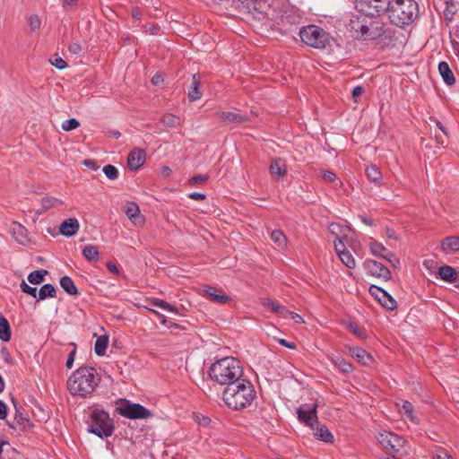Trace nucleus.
Listing matches in <instances>:
<instances>
[{
    "instance_id": "nucleus-1",
    "label": "nucleus",
    "mask_w": 459,
    "mask_h": 459,
    "mask_svg": "<svg viewBox=\"0 0 459 459\" xmlns=\"http://www.w3.org/2000/svg\"><path fill=\"white\" fill-rule=\"evenodd\" d=\"M255 397L256 392L253 384L245 377L226 386L222 392V399L225 404L236 411L251 405Z\"/></svg>"
},
{
    "instance_id": "nucleus-2",
    "label": "nucleus",
    "mask_w": 459,
    "mask_h": 459,
    "mask_svg": "<svg viewBox=\"0 0 459 459\" xmlns=\"http://www.w3.org/2000/svg\"><path fill=\"white\" fill-rule=\"evenodd\" d=\"M208 374L213 382L228 386L244 377V368L238 359L224 357L211 365Z\"/></svg>"
},
{
    "instance_id": "nucleus-3",
    "label": "nucleus",
    "mask_w": 459,
    "mask_h": 459,
    "mask_svg": "<svg viewBox=\"0 0 459 459\" xmlns=\"http://www.w3.org/2000/svg\"><path fill=\"white\" fill-rule=\"evenodd\" d=\"M100 382V377L92 367H81L68 378L67 388L72 395L86 397Z\"/></svg>"
},
{
    "instance_id": "nucleus-4",
    "label": "nucleus",
    "mask_w": 459,
    "mask_h": 459,
    "mask_svg": "<svg viewBox=\"0 0 459 459\" xmlns=\"http://www.w3.org/2000/svg\"><path fill=\"white\" fill-rule=\"evenodd\" d=\"M386 13L393 24L404 27L411 24L418 16V4L414 0H390Z\"/></svg>"
},
{
    "instance_id": "nucleus-5",
    "label": "nucleus",
    "mask_w": 459,
    "mask_h": 459,
    "mask_svg": "<svg viewBox=\"0 0 459 459\" xmlns=\"http://www.w3.org/2000/svg\"><path fill=\"white\" fill-rule=\"evenodd\" d=\"M299 37L307 46L316 48H331L335 44V39L323 28L309 24L299 30Z\"/></svg>"
},
{
    "instance_id": "nucleus-6",
    "label": "nucleus",
    "mask_w": 459,
    "mask_h": 459,
    "mask_svg": "<svg viewBox=\"0 0 459 459\" xmlns=\"http://www.w3.org/2000/svg\"><path fill=\"white\" fill-rule=\"evenodd\" d=\"M88 431L100 438L110 437L114 426L108 413L103 410H93L88 421Z\"/></svg>"
},
{
    "instance_id": "nucleus-7",
    "label": "nucleus",
    "mask_w": 459,
    "mask_h": 459,
    "mask_svg": "<svg viewBox=\"0 0 459 459\" xmlns=\"http://www.w3.org/2000/svg\"><path fill=\"white\" fill-rule=\"evenodd\" d=\"M116 411L125 418L130 420H144L152 416V412L140 403H133L127 400H122Z\"/></svg>"
},
{
    "instance_id": "nucleus-8",
    "label": "nucleus",
    "mask_w": 459,
    "mask_h": 459,
    "mask_svg": "<svg viewBox=\"0 0 459 459\" xmlns=\"http://www.w3.org/2000/svg\"><path fill=\"white\" fill-rule=\"evenodd\" d=\"M354 3L359 12L376 16L386 13L390 0H355Z\"/></svg>"
},
{
    "instance_id": "nucleus-9",
    "label": "nucleus",
    "mask_w": 459,
    "mask_h": 459,
    "mask_svg": "<svg viewBox=\"0 0 459 459\" xmlns=\"http://www.w3.org/2000/svg\"><path fill=\"white\" fill-rule=\"evenodd\" d=\"M377 439L385 450L391 452H398L405 443L403 437L385 430L378 432Z\"/></svg>"
},
{
    "instance_id": "nucleus-10",
    "label": "nucleus",
    "mask_w": 459,
    "mask_h": 459,
    "mask_svg": "<svg viewBox=\"0 0 459 459\" xmlns=\"http://www.w3.org/2000/svg\"><path fill=\"white\" fill-rule=\"evenodd\" d=\"M316 408L317 404L313 403L304 404L297 410L299 420L312 429L318 423Z\"/></svg>"
},
{
    "instance_id": "nucleus-11",
    "label": "nucleus",
    "mask_w": 459,
    "mask_h": 459,
    "mask_svg": "<svg viewBox=\"0 0 459 459\" xmlns=\"http://www.w3.org/2000/svg\"><path fill=\"white\" fill-rule=\"evenodd\" d=\"M369 293L387 310H394L397 307L395 299L382 288L372 285L369 288Z\"/></svg>"
},
{
    "instance_id": "nucleus-12",
    "label": "nucleus",
    "mask_w": 459,
    "mask_h": 459,
    "mask_svg": "<svg viewBox=\"0 0 459 459\" xmlns=\"http://www.w3.org/2000/svg\"><path fill=\"white\" fill-rule=\"evenodd\" d=\"M364 267L367 272L373 276L381 277L385 280L391 279L390 271L379 262L369 259L366 260L364 262Z\"/></svg>"
},
{
    "instance_id": "nucleus-13",
    "label": "nucleus",
    "mask_w": 459,
    "mask_h": 459,
    "mask_svg": "<svg viewBox=\"0 0 459 459\" xmlns=\"http://www.w3.org/2000/svg\"><path fill=\"white\" fill-rule=\"evenodd\" d=\"M146 159L145 151L141 148H134L128 154L127 166L132 170H137L143 166Z\"/></svg>"
},
{
    "instance_id": "nucleus-14",
    "label": "nucleus",
    "mask_w": 459,
    "mask_h": 459,
    "mask_svg": "<svg viewBox=\"0 0 459 459\" xmlns=\"http://www.w3.org/2000/svg\"><path fill=\"white\" fill-rule=\"evenodd\" d=\"M203 291L204 296H206L208 299L214 303L225 304L230 300V298L221 290H218L212 286H206Z\"/></svg>"
},
{
    "instance_id": "nucleus-15",
    "label": "nucleus",
    "mask_w": 459,
    "mask_h": 459,
    "mask_svg": "<svg viewBox=\"0 0 459 459\" xmlns=\"http://www.w3.org/2000/svg\"><path fill=\"white\" fill-rule=\"evenodd\" d=\"M10 230L15 241L19 244L26 245L29 242L28 230L21 223L13 221L11 224Z\"/></svg>"
},
{
    "instance_id": "nucleus-16",
    "label": "nucleus",
    "mask_w": 459,
    "mask_h": 459,
    "mask_svg": "<svg viewBox=\"0 0 459 459\" xmlns=\"http://www.w3.org/2000/svg\"><path fill=\"white\" fill-rule=\"evenodd\" d=\"M301 16L299 11L293 7L287 8L281 13L280 21L283 25H294L299 23Z\"/></svg>"
},
{
    "instance_id": "nucleus-17",
    "label": "nucleus",
    "mask_w": 459,
    "mask_h": 459,
    "mask_svg": "<svg viewBox=\"0 0 459 459\" xmlns=\"http://www.w3.org/2000/svg\"><path fill=\"white\" fill-rule=\"evenodd\" d=\"M80 224L77 219L70 218L60 224V233L65 237L74 236L79 230Z\"/></svg>"
},
{
    "instance_id": "nucleus-18",
    "label": "nucleus",
    "mask_w": 459,
    "mask_h": 459,
    "mask_svg": "<svg viewBox=\"0 0 459 459\" xmlns=\"http://www.w3.org/2000/svg\"><path fill=\"white\" fill-rule=\"evenodd\" d=\"M270 173L273 178H282L287 173L286 161L281 158L274 159L270 165Z\"/></svg>"
},
{
    "instance_id": "nucleus-19",
    "label": "nucleus",
    "mask_w": 459,
    "mask_h": 459,
    "mask_svg": "<svg viewBox=\"0 0 459 459\" xmlns=\"http://www.w3.org/2000/svg\"><path fill=\"white\" fill-rule=\"evenodd\" d=\"M441 250L446 254L459 252V236H449L443 239Z\"/></svg>"
},
{
    "instance_id": "nucleus-20",
    "label": "nucleus",
    "mask_w": 459,
    "mask_h": 459,
    "mask_svg": "<svg viewBox=\"0 0 459 459\" xmlns=\"http://www.w3.org/2000/svg\"><path fill=\"white\" fill-rule=\"evenodd\" d=\"M200 76L198 74H195L192 76V84L188 90V99L190 101H195L202 98L203 92L200 88Z\"/></svg>"
},
{
    "instance_id": "nucleus-21",
    "label": "nucleus",
    "mask_w": 459,
    "mask_h": 459,
    "mask_svg": "<svg viewBox=\"0 0 459 459\" xmlns=\"http://www.w3.org/2000/svg\"><path fill=\"white\" fill-rule=\"evenodd\" d=\"M217 115L218 117L225 124H238L247 120L245 116L235 112L221 111Z\"/></svg>"
},
{
    "instance_id": "nucleus-22",
    "label": "nucleus",
    "mask_w": 459,
    "mask_h": 459,
    "mask_svg": "<svg viewBox=\"0 0 459 459\" xmlns=\"http://www.w3.org/2000/svg\"><path fill=\"white\" fill-rule=\"evenodd\" d=\"M378 35L379 32L377 31V28H374L372 22H369L368 24V20L366 19L363 22V28L361 30H359L356 38H360L363 39H373Z\"/></svg>"
},
{
    "instance_id": "nucleus-23",
    "label": "nucleus",
    "mask_w": 459,
    "mask_h": 459,
    "mask_svg": "<svg viewBox=\"0 0 459 459\" xmlns=\"http://www.w3.org/2000/svg\"><path fill=\"white\" fill-rule=\"evenodd\" d=\"M125 213L135 225L143 223V220L140 216V209L135 203H128L125 207Z\"/></svg>"
},
{
    "instance_id": "nucleus-24",
    "label": "nucleus",
    "mask_w": 459,
    "mask_h": 459,
    "mask_svg": "<svg viewBox=\"0 0 459 459\" xmlns=\"http://www.w3.org/2000/svg\"><path fill=\"white\" fill-rule=\"evenodd\" d=\"M62 205V200L53 196H45L41 199V208L37 211V213L42 214L51 208H60Z\"/></svg>"
},
{
    "instance_id": "nucleus-25",
    "label": "nucleus",
    "mask_w": 459,
    "mask_h": 459,
    "mask_svg": "<svg viewBox=\"0 0 459 459\" xmlns=\"http://www.w3.org/2000/svg\"><path fill=\"white\" fill-rule=\"evenodd\" d=\"M438 71H439V74L442 76L444 82L447 85H454L455 84V78L454 76V74H453L449 65L446 62L442 61V62L439 63V65H438Z\"/></svg>"
},
{
    "instance_id": "nucleus-26",
    "label": "nucleus",
    "mask_w": 459,
    "mask_h": 459,
    "mask_svg": "<svg viewBox=\"0 0 459 459\" xmlns=\"http://www.w3.org/2000/svg\"><path fill=\"white\" fill-rule=\"evenodd\" d=\"M459 272L450 265H443L438 269V275L441 280L453 283Z\"/></svg>"
},
{
    "instance_id": "nucleus-27",
    "label": "nucleus",
    "mask_w": 459,
    "mask_h": 459,
    "mask_svg": "<svg viewBox=\"0 0 459 459\" xmlns=\"http://www.w3.org/2000/svg\"><path fill=\"white\" fill-rule=\"evenodd\" d=\"M314 435L315 437L325 443H333V436L330 432V430L325 426V425H318L314 427Z\"/></svg>"
},
{
    "instance_id": "nucleus-28",
    "label": "nucleus",
    "mask_w": 459,
    "mask_h": 459,
    "mask_svg": "<svg viewBox=\"0 0 459 459\" xmlns=\"http://www.w3.org/2000/svg\"><path fill=\"white\" fill-rule=\"evenodd\" d=\"M351 355L363 365H368L372 357L362 348L352 347L350 349Z\"/></svg>"
},
{
    "instance_id": "nucleus-29",
    "label": "nucleus",
    "mask_w": 459,
    "mask_h": 459,
    "mask_svg": "<svg viewBox=\"0 0 459 459\" xmlns=\"http://www.w3.org/2000/svg\"><path fill=\"white\" fill-rule=\"evenodd\" d=\"M401 403L402 404L399 408L400 413L405 416L411 422L418 423L419 420L417 416L414 414L413 405L405 400H402Z\"/></svg>"
},
{
    "instance_id": "nucleus-30",
    "label": "nucleus",
    "mask_w": 459,
    "mask_h": 459,
    "mask_svg": "<svg viewBox=\"0 0 459 459\" xmlns=\"http://www.w3.org/2000/svg\"><path fill=\"white\" fill-rule=\"evenodd\" d=\"M263 304L269 307L273 313H276L282 317H287L289 310L284 306L281 305L278 301L266 299L263 301Z\"/></svg>"
},
{
    "instance_id": "nucleus-31",
    "label": "nucleus",
    "mask_w": 459,
    "mask_h": 459,
    "mask_svg": "<svg viewBox=\"0 0 459 459\" xmlns=\"http://www.w3.org/2000/svg\"><path fill=\"white\" fill-rule=\"evenodd\" d=\"M82 255L90 262H96L100 258V252L96 246L88 244L82 248Z\"/></svg>"
},
{
    "instance_id": "nucleus-32",
    "label": "nucleus",
    "mask_w": 459,
    "mask_h": 459,
    "mask_svg": "<svg viewBox=\"0 0 459 459\" xmlns=\"http://www.w3.org/2000/svg\"><path fill=\"white\" fill-rule=\"evenodd\" d=\"M12 336L11 326L8 320L0 316V340L2 342H9Z\"/></svg>"
},
{
    "instance_id": "nucleus-33",
    "label": "nucleus",
    "mask_w": 459,
    "mask_h": 459,
    "mask_svg": "<svg viewBox=\"0 0 459 459\" xmlns=\"http://www.w3.org/2000/svg\"><path fill=\"white\" fill-rule=\"evenodd\" d=\"M60 286L69 295H77L78 289L76 288L74 281L69 276H63L59 281Z\"/></svg>"
},
{
    "instance_id": "nucleus-34",
    "label": "nucleus",
    "mask_w": 459,
    "mask_h": 459,
    "mask_svg": "<svg viewBox=\"0 0 459 459\" xmlns=\"http://www.w3.org/2000/svg\"><path fill=\"white\" fill-rule=\"evenodd\" d=\"M56 288L54 285L50 283L44 284L39 290L38 291L37 299L43 300L47 298H54L56 297Z\"/></svg>"
},
{
    "instance_id": "nucleus-35",
    "label": "nucleus",
    "mask_w": 459,
    "mask_h": 459,
    "mask_svg": "<svg viewBox=\"0 0 459 459\" xmlns=\"http://www.w3.org/2000/svg\"><path fill=\"white\" fill-rule=\"evenodd\" d=\"M26 24L30 33H35L39 30L41 26V19L37 14H31L27 17Z\"/></svg>"
},
{
    "instance_id": "nucleus-36",
    "label": "nucleus",
    "mask_w": 459,
    "mask_h": 459,
    "mask_svg": "<svg viewBox=\"0 0 459 459\" xmlns=\"http://www.w3.org/2000/svg\"><path fill=\"white\" fill-rule=\"evenodd\" d=\"M108 338L105 335L100 336L94 345V351L99 356H103L108 348Z\"/></svg>"
},
{
    "instance_id": "nucleus-37",
    "label": "nucleus",
    "mask_w": 459,
    "mask_h": 459,
    "mask_svg": "<svg viewBox=\"0 0 459 459\" xmlns=\"http://www.w3.org/2000/svg\"><path fill=\"white\" fill-rule=\"evenodd\" d=\"M333 365L338 368L342 372L349 374L352 371V366L341 357L331 358Z\"/></svg>"
},
{
    "instance_id": "nucleus-38",
    "label": "nucleus",
    "mask_w": 459,
    "mask_h": 459,
    "mask_svg": "<svg viewBox=\"0 0 459 459\" xmlns=\"http://www.w3.org/2000/svg\"><path fill=\"white\" fill-rule=\"evenodd\" d=\"M366 174H367L368 178L370 181H372L376 184L380 183V180L382 178V173L377 166H375V165L368 166L366 169Z\"/></svg>"
},
{
    "instance_id": "nucleus-39",
    "label": "nucleus",
    "mask_w": 459,
    "mask_h": 459,
    "mask_svg": "<svg viewBox=\"0 0 459 459\" xmlns=\"http://www.w3.org/2000/svg\"><path fill=\"white\" fill-rule=\"evenodd\" d=\"M369 249L373 255L384 258L385 255L389 251L381 243L377 241H371L369 243Z\"/></svg>"
},
{
    "instance_id": "nucleus-40",
    "label": "nucleus",
    "mask_w": 459,
    "mask_h": 459,
    "mask_svg": "<svg viewBox=\"0 0 459 459\" xmlns=\"http://www.w3.org/2000/svg\"><path fill=\"white\" fill-rule=\"evenodd\" d=\"M271 238L273 243L279 247L283 248L287 245V238L282 231L273 230L271 232Z\"/></svg>"
},
{
    "instance_id": "nucleus-41",
    "label": "nucleus",
    "mask_w": 459,
    "mask_h": 459,
    "mask_svg": "<svg viewBox=\"0 0 459 459\" xmlns=\"http://www.w3.org/2000/svg\"><path fill=\"white\" fill-rule=\"evenodd\" d=\"M366 20L364 16H353L350 21V29L354 33V36L358 34L359 30L363 28V22Z\"/></svg>"
},
{
    "instance_id": "nucleus-42",
    "label": "nucleus",
    "mask_w": 459,
    "mask_h": 459,
    "mask_svg": "<svg viewBox=\"0 0 459 459\" xmlns=\"http://www.w3.org/2000/svg\"><path fill=\"white\" fill-rule=\"evenodd\" d=\"M48 273L46 270H37L28 275V281L31 284H40L44 281L45 275Z\"/></svg>"
},
{
    "instance_id": "nucleus-43",
    "label": "nucleus",
    "mask_w": 459,
    "mask_h": 459,
    "mask_svg": "<svg viewBox=\"0 0 459 459\" xmlns=\"http://www.w3.org/2000/svg\"><path fill=\"white\" fill-rule=\"evenodd\" d=\"M340 260L342 263L350 269H353L356 266V262L350 251H345L339 254Z\"/></svg>"
},
{
    "instance_id": "nucleus-44",
    "label": "nucleus",
    "mask_w": 459,
    "mask_h": 459,
    "mask_svg": "<svg viewBox=\"0 0 459 459\" xmlns=\"http://www.w3.org/2000/svg\"><path fill=\"white\" fill-rule=\"evenodd\" d=\"M151 303L152 305H154L155 307L162 308V309H164L166 311H169V312H171V313H174V314H178V308L176 307L170 305L167 301H164V300H161V299H155L152 300Z\"/></svg>"
},
{
    "instance_id": "nucleus-45",
    "label": "nucleus",
    "mask_w": 459,
    "mask_h": 459,
    "mask_svg": "<svg viewBox=\"0 0 459 459\" xmlns=\"http://www.w3.org/2000/svg\"><path fill=\"white\" fill-rule=\"evenodd\" d=\"M329 230L332 234L335 235V238L337 237H341V238L346 237L345 231L347 230V229L339 223H331L329 225Z\"/></svg>"
},
{
    "instance_id": "nucleus-46",
    "label": "nucleus",
    "mask_w": 459,
    "mask_h": 459,
    "mask_svg": "<svg viewBox=\"0 0 459 459\" xmlns=\"http://www.w3.org/2000/svg\"><path fill=\"white\" fill-rule=\"evenodd\" d=\"M161 123L169 127H175L179 124V119L172 114H166L161 118Z\"/></svg>"
},
{
    "instance_id": "nucleus-47",
    "label": "nucleus",
    "mask_w": 459,
    "mask_h": 459,
    "mask_svg": "<svg viewBox=\"0 0 459 459\" xmlns=\"http://www.w3.org/2000/svg\"><path fill=\"white\" fill-rule=\"evenodd\" d=\"M103 173L106 175V177L108 179L115 180L118 178V170L113 165H106L103 168Z\"/></svg>"
},
{
    "instance_id": "nucleus-48",
    "label": "nucleus",
    "mask_w": 459,
    "mask_h": 459,
    "mask_svg": "<svg viewBox=\"0 0 459 459\" xmlns=\"http://www.w3.org/2000/svg\"><path fill=\"white\" fill-rule=\"evenodd\" d=\"M236 0H233L235 2ZM238 2V8L246 9L247 12L256 9L257 0H237Z\"/></svg>"
},
{
    "instance_id": "nucleus-49",
    "label": "nucleus",
    "mask_w": 459,
    "mask_h": 459,
    "mask_svg": "<svg viewBox=\"0 0 459 459\" xmlns=\"http://www.w3.org/2000/svg\"><path fill=\"white\" fill-rule=\"evenodd\" d=\"M79 126H80V123L76 118H70V119L65 120L62 123V129L64 131L69 132L74 129H76Z\"/></svg>"
},
{
    "instance_id": "nucleus-50",
    "label": "nucleus",
    "mask_w": 459,
    "mask_h": 459,
    "mask_svg": "<svg viewBox=\"0 0 459 459\" xmlns=\"http://www.w3.org/2000/svg\"><path fill=\"white\" fill-rule=\"evenodd\" d=\"M20 287L22 292L27 293L32 296L33 298L37 299L38 290L36 288L29 286L24 281H22Z\"/></svg>"
},
{
    "instance_id": "nucleus-51",
    "label": "nucleus",
    "mask_w": 459,
    "mask_h": 459,
    "mask_svg": "<svg viewBox=\"0 0 459 459\" xmlns=\"http://www.w3.org/2000/svg\"><path fill=\"white\" fill-rule=\"evenodd\" d=\"M334 249H335V252L338 256H339V254L347 251L345 245L343 243V240H342V238H341V237H337L334 239Z\"/></svg>"
},
{
    "instance_id": "nucleus-52",
    "label": "nucleus",
    "mask_w": 459,
    "mask_h": 459,
    "mask_svg": "<svg viewBox=\"0 0 459 459\" xmlns=\"http://www.w3.org/2000/svg\"><path fill=\"white\" fill-rule=\"evenodd\" d=\"M384 259L387 260L392 266L394 268H397L400 266V260L394 255V253L388 251L385 255Z\"/></svg>"
},
{
    "instance_id": "nucleus-53",
    "label": "nucleus",
    "mask_w": 459,
    "mask_h": 459,
    "mask_svg": "<svg viewBox=\"0 0 459 459\" xmlns=\"http://www.w3.org/2000/svg\"><path fill=\"white\" fill-rule=\"evenodd\" d=\"M322 178L326 182H334L336 180V175L329 170H322L321 171Z\"/></svg>"
},
{
    "instance_id": "nucleus-54",
    "label": "nucleus",
    "mask_w": 459,
    "mask_h": 459,
    "mask_svg": "<svg viewBox=\"0 0 459 459\" xmlns=\"http://www.w3.org/2000/svg\"><path fill=\"white\" fill-rule=\"evenodd\" d=\"M49 63L59 70H62L67 66L65 59H48Z\"/></svg>"
},
{
    "instance_id": "nucleus-55",
    "label": "nucleus",
    "mask_w": 459,
    "mask_h": 459,
    "mask_svg": "<svg viewBox=\"0 0 459 459\" xmlns=\"http://www.w3.org/2000/svg\"><path fill=\"white\" fill-rule=\"evenodd\" d=\"M15 421L17 422V424L19 426H22V427H26L27 425H29L30 423V420L28 418L26 417H23L22 414H16L15 415Z\"/></svg>"
},
{
    "instance_id": "nucleus-56",
    "label": "nucleus",
    "mask_w": 459,
    "mask_h": 459,
    "mask_svg": "<svg viewBox=\"0 0 459 459\" xmlns=\"http://www.w3.org/2000/svg\"><path fill=\"white\" fill-rule=\"evenodd\" d=\"M153 85H160L164 82V77L160 73H156L151 80Z\"/></svg>"
},
{
    "instance_id": "nucleus-57",
    "label": "nucleus",
    "mask_w": 459,
    "mask_h": 459,
    "mask_svg": "<svg viewBox=\"0 0 459 459\" xmlns=\"http://www.w3.org/2000/svg\"><path fill=\"white\" fill-rule=\"evenodd\" d=\"M75 353H76V349L75 347L73 349V351H71V352L69 353L68 355V358L66 359V367L68 368H72L73 365H74V356H75Z\"/></svg>"
},
{
    "instance_id": "nucleus-58",
    "label": "nucleus",
    "mask_w": 459,
    "mask_h": 459,
    "mask_svg": "<svg viewBox=\"0 0 459 459\" xmlns=\"http://www.w3.org/2000/svg\"><path fill=\"white\" fill-rule=\"evenodd\" d=\"M434 459H453L448 454L443 450L439 449L434 455Z\"/></svg>"
},
{
    "instance_id": "nucleus-59",
    "label": "nucleus",
    "mask_w": 459,
    "mask_h": 459,
    "mask_svg": "<svg viewBox=\"0 0 459 459\" xmlns=\"http://www.w3.org/2000/svg\"><path fill=\"white\" fill-rule=\"evenodd\" d=\"M207 179V177L206 176H202V175H196L195 177H193L191 179H190V183L192 185H195V184H201V183H204L205 182Z\"/></svg>"
},
{
    "instance_id": "nucleus-60",
    "label": "nucleus",
    "mask_w": 459,
    "mask_h": 459,
    "mask_svg": "<svg viewBox=\"0 0 459 459\" xmlns=\"http://www.w3.org/2000/svg\"><path fill=\"white\" fill-rule=\"evenodd\" d=\"M288 316H290L291 319L294 320L295 323L297 324H301L304 322L302 316L297 313H294V312H291L289 310V313L287 314V317Z\"/></svg>"
},
{
    "instance_id": "nucleus-61",
    "label": "nucleus",
    "mask_w": 459,
    "mask_h": 459,
    "mask_svg": "<svg viewBox=\"0 0 459 459\" xmlns=\"http://www.w3.org/2000/svg\"><path fill=\"white\" fill-rule=\"evenodd\" d=\"M7 416V407L6 404L0 400V420L5 419Z\"/></svg>"
},
{
    "instance_id": "nucleus-62",
    "label": "nucleus",
    "mask_w": 459,
    "mask_h": 459,
    "mask_svg": "<svg viewBox=\"0 0 459 459\" xmlns=\"http://www.w3.org/2000/svg\"><path fill=\"white\" fill-rule=\"evenodd\" d=\"M363 87L362 86H356L352 91V98L357 102V99L362 94L363 92Z\"/></svg>"
},
{
    "instance_id": "nucleus-63",
    "label": "nucleus",
    "mask_w": 459,
    "mask_h": 459,
    "mask_svg": "<svg viewBox=\"0 0 459 459\" xmlns=\"http://www.w3.org/2000/svg\"><path fill=\"white\" fill-rule=\"evenodd\" d=\"M82 48L77 43H73L69 46V51L73 55H78L81 51Z\"/></svg>"
},
{
    "instance_id": "nucleus-64",
    "label": "nucleus",
    "mask_w": 459,
    "mask_h": 459,
    "mask_svg": "<svg viewBox=\"0 0 459 459\" xmlns=\"http://www.w3.org/2000/svg\"><path fill=\"white\" fill-rule=\"evenodd\" d=\"M188 197L193 200H204L206 195L202 193L193 192L188 195Z\"/></svg>"
}]
</instances>
